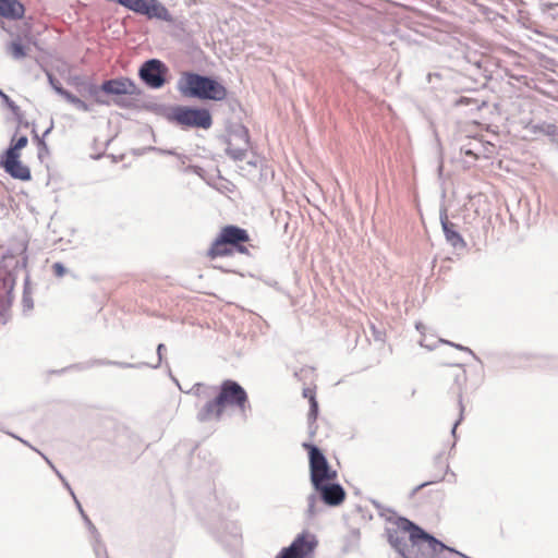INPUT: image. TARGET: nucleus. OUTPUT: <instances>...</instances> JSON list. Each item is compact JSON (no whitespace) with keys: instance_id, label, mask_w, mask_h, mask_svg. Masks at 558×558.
I'll use <instances>...</instances> for the list:
<instances>
[{"instance_id":"6e6552de","label":"nucleus","mask_w":558,"mask_h":558,"mask_svg":"<svg viewBox=\"0 0 558 558\" xmlns=\"http://www.w3.org/2000/svg\"><path fill=\"white\" fill-rule=\"evenodd\" d=\"M0 167L13 179L29 181L32 179L31 169L21 161V155L3 153L0 157Z\"/></svg>"},{"instance_id":"5701e85b","label":"nucleus","mask_w":558,"mask_h":558,"mask_svg":"<svg viewBox=\"0 0 558 558\" xmlns=\"http://www.w3.org/2000/svg\"><path fill=\"white\" fill-rule=\"evenodd\" d=\"M0 96L2 97V99L5 101V104L11 108V109H16L17 107L15 106V104L9 98L8 95H5L2 90H0Z\"/></svg>"},{"instance_id":"aec40b11","label":"nucleus","mask_w":558,"mask_h":558,"mask_svg":"<svg viewBox=\"0 0 558 558\" xmlns=\"http://www.w3.org/2000/svg\"><path fill=\"white\" fill-rule=\"evenodd\" d=\"M205 390H206V387L203 384H196L192 388V392L197 397L205 396L206 395Z\"/></svg>"},{"instance_id":"4468645a","label":"nucleus","mask_w":558,"mask_h":558,"mask_svg":"<svg viewBox=\"0 0 558 558\" xmlns=\"http://www.w3.org/2000/svg\"><path fill=\"white\" fill-rule=\"evenodd\" d=\"M396 530H393L390 534H389V542L390 544L404 557H408V545L407 543L404 542V538L402 535H408V533H403L399 530V526H398V521L396 522Z\"/></svg>"},{"instance_id":"4be33fe9","label":"nucleus","mask_w":558,"mask_h":558,"mask_svg":"<svg viewBox=\"0 0 558 558\" xmlns=\"http://www.w3.org/2000/svg\"><path fill=\"white\" fill-rule=\"evenodd\" d=\"M456 379L461 384L465 383L466 380V374L464 369L459 368L457 371V374H454Z\"/></svg>"},{"instance_id":"1a4fd4ad","label":"nucleus","mask_w":558,"mask_h":558,"mask_svg":"<svg viewBox=\"0 0 558 558\" xmlns=\"http://www.w3.org/2000/svg\"><path fill=\"white\" fill-rule=\"evenodd\" d=\"M165 64L156 59L146 61L140 70L141 78L150 87L159 88L165 84Z\"/></svg>"},{"instance_id":"f03ea898","label":"nucleus","mask_w":558,"mask_h":558,"mask_svg":"<svg viewBox=\"0 0 558 558\" xmlns=\"http://www.w3.org/2000/svg\"><path fill=\"white\" fill-rule=\"evenodd\" d=\"M178 88L184 96L223 101L228 97L225 85L218 81L192 72H184L178 83Z\"/></svg>"},{"instance_id":"412c9836","label":"nucleus","mask_w":558,"mask_h":558,"mask_svg":"<svg viewBox=\"0 0 558 558\" xmlns=\"http://www.w3.org/2000/svg\"><path fill=\"white\" fill-rule=\"evenodd\" d=\"M52 269H53V272L58 276V277H61L65 274V269L64 267L62 266V264L60 263H56L53 264L52 266Z\"/></svg>"},{"instance_id":"dca6fc26","label":"nucleus","mask_w":558,"mask_h":558,"mask_svg":"<svg viewBox=\"0 0 558 558\" xmlns=\"http://www.w3.org/2000/svg\"><path fill=\"white\" fill-rule=\"evenodd\" d=\"M302 395L310 402L308 418L314 422V421H316L317 415H318V402L316 400L315 388L306 387L303 389Z\"/></svg>"},{"instance_id":"f3484780","label":"nucleus","mask_w":558,"mask_h":558,"mask_svg":"<svg viewBox=\"0 0 558 558\" xmlns=\"http://www.w3.org/2000/svg\"><path fill=\"white\" fill-rule=\"evenodd\" d=\"M28 143V138L25 135L16 136L14 135L11 140L9 148L5 153L21 155V150L26 147Z\"/></svg>"},{"instance_id":"f8f14e48","label":"nucleus","mask_w":558,"mask_h":558,"mask_svg":"<svg viewBox=\"0 0 558 558\" xmlns=\"http://www.w3.org/2000/svg\"><path fill=\"white\" fill-rule=\"evenodd\" d=\"M440 222L447 242L456 248H464L466 242L458 232L457 226L449 220L446 213L440 216Z\"/></svg>"},{"instance_id":"393cba45","label":"nucleus","mask_w":558,"mask_h":558,"mask_svg":"<svg viewBox=\"0 0 558 558\" xmlns=\"http://www.w3.org/2000/svg\"><path fill=\"white\" fill-rule=\"evenodd\" d=\"M461 151H462L464 155H466V156H471V157H473L474 159H477V158H478L477 154H476L474 150H472V149H469V148H461Z\"/></svg>"},{"instance_id":"39448f33","label":"nucleus","mask_w":558,"mask_h":558,"mask_svg":"<svg viewBox=\"0 0 558 558\" xmlns=\"http://www.w3.org/2000/svg\"><path fill=\"white\" fill-rule=\"evenodd\" d=\"M172 118L183 128L207 130L213 124L210 112L204 108L178 107L173 110Z\"/></svg>"},{"instance_id":"7ed1b4c3","label":"nucleus","mask_w":558,"mask_h":558,"mask_svg":"<svg viewBox=\"0 0 558 558\" xmlns=\"http://www.w3.org/2000/svg\"><path fill=\"white\" fill-rule=\"evenodd\" d=\"M251 238L247 230L234 225H228L220 229L217 238L210 244L207 256L210 259L231 256L235 252L247 255L248 248L245 245Z\"/></svg>"},{"instance_id":"20e7f679","label":"nucleus","mask_w":558,"mask_h":558,"mask_svg":"<svg viewBox=\"0 0 558 558\" xmlns=\"http://www.w3.org/2000/svg\"><path fill=\"white\" fill-rule=\"evenodd\" d=\"M303 446L308 450L310 473L313 486H318L326 482H333L337 478L338 473L336 470L330 468L327 459L319 449L310 444H304Z\"/></svg>"},{"instance_id":"a878e982","label":"nucleus","mask_w":558,"mask_h":558,"mask_svg":"<svg viewBox=\"0 0 558 558\" xmlns=\"http://www.w3.org/2000/svg\"><path fill=\"white\" fill-rule=\"evenodd\" d=\"M557 43H558V38H557Z\"/></svg>"},{"instance_id":"423d86ee","label":"nucleus","mask_w":558,"mask_h":558,"mask_svg":"<svg viewBox=\"0 0 558 558\" xmlns=\"http://www.w3.org/2000/svg\"><path fill=\"white\" fill-rule=\"evenodd\" d=\"M317 545L316 536L305 531L299 534L290 546L283 547L276 558H312Z\"/></svg>"},{"instance_id":"f257e3e1","label":"nucleus","mask_w":558,"mask_h":558,"mask_svg":"<svg viewBox=\"0 0 558 558\" xmlns=\"http://www.w3.org/2000/svg\"><path fill=\"white\" fill-rule=\"evenodd\" d=\"M248 397L244 388L236 381L227 379L221 383L217 397L208 401L199 411L201 421L219 420L227 407L246 410Z\"/></svg>"},{"instance_id":"9d476101","label":"nucleus","mask_w":558,"mask_h":558,"mask_svg":"<svg viewBox=\"0 0 558 558\" xmlns=\"http://www.w3.org/2000/svg\"><path fill=\"white\" fill-rule=\"evenodd\" d=\"M313 487L319 493L322 500L331 507L341 505L347 496L345 490L341 485L331 482H326Z\"/></svg>"},{"instance_id":"0eeeda50","label":"nucleus","mask_w":558,"mask_h":558,"mask_svg":"<svg viewBox=\"0 0 558 558\" xmlns=\"http://www.w3.org/2000/svg\"><path fill=\"white\" fill-rule=\"evenodd\" d=\"M398 526L401 532L409 534V541L412 543V545H420L421 543L425 542L428 544L430 550L436 554L441 553L445 549H449L441 542L427 534L420 526L405 518L398 519Z\"/></svg>"},{"instance_id":"2eb2a0df","label":"nucleus","mask_w":558,"mask_h":558,"mask_svg":"<svg viewBox=\"0 0 558 558\" xmlns=\"http://www.w3.org/2000/svg\"><path fill=\"white\" fill-rule=\"evenodd\" d=\"M56 90L68 102L72 104L76 109L82 110V111H89L90 110V107H89V105L87 102H85L81 98L76 97L75 95H73L69 90H66V89H64L62 87H57Z\"/></svg>"},{"instance_id":"6ab92c4d","label":"nucleus","mask_w":558,"mask_h":558,"mask_svg":"<svg viewBox=\"0 0 558 558\" xmlns=\"http://www.w3.org/2000/svg\"><path fill=\"white\" fill-rule=\"evenodd\" d=\"M81 85H82L84 93H86L89 97H92L96 104H105L99 97L101 86L98 87L97 85L92 84V83H82Z\"/></svg>"},{"instance_id":"b1692460","label":"nucleus","mask_w":558,"mask_h":558,"mask_svg":"<svg viewBox=\"0 0 558 558\" xmlns=\"http://www.w3.org/2000/svg\"><path fill=\"white\" fill-rule=\"evenodd\" d=\"M166 345L160 343L158 347H157V354H158V364L161 362L162 360V355L163 353L166 352Z\"/></svg>"},{"instance_id":"9b49d317","label":"nucleus","mask_w":558,"mask_h":558,"mask_svg":"<svg viewBox=\"0 0 558 558\" xmlns=\"http://www.w3.org/2000/svg\"><path fill=\"white\" fill-rule=\"evenodd\" d=\"M135 88L134 83L129 78L109 80L101 85V90L110 95H132Z\"/></svg>"},{"instance_id":"a211bd4d","label":"nucleus","mask_w":558,"mask_h":558,"mask_svg":"<svg viewBox=\"0 0 558 558\" xmlns=\"http://www.w3.org/2000/svg\"><path fill=\"white\" fill-rule=\"evenodd\" d=\"M27 50L28 48L22 45V43L19 40L12 41L8 46V51L14 59L25 58L27 56Z\"/></svg>"},{"instance_id":"ddd939ff","label":"nucleus","mask_w":558,"mask_h":558,"mask_svg":"<svg viewBox=\"0 0 558 558\" xmlns=\"http://www.w3.org/2000/svg\"><path fill=\"white\" fill-rule=\"evenodd\" d=\"M25 8L19 0H0V15L8 20H20Z\"/></svg>"}]
</instances>
